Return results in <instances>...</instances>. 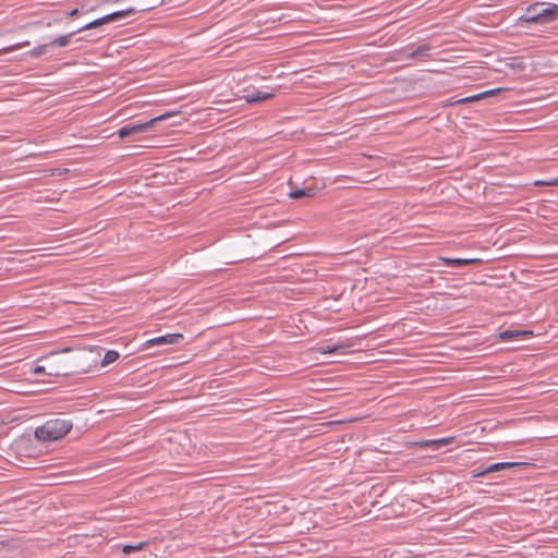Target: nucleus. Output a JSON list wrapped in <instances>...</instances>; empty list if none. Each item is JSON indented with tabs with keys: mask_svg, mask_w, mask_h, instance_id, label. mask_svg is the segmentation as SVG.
I'll return each mask as SVG.
<instances>
[{
	"mask_svg": "<svg viewBox=\"0 0 558 558\" xmlns=\"http://www.w3.org/2000/svg\"><path fill=\"white\" fill-rule=\"evenodd\" d=\"M429 51H430V46L425 44V45H421L418 46L417 48L411 50V51H408V50H404L402 53H403V57L402 59L404 60H411V59H415V58H421V57H428L429 56Z\"/></svg>",
	"mask_w": 558,
	"mask_h": 558,
	"instance_id": "nucleus-7",
	"label": "nucleus"
},
{
	"mask_svg": "<svg viewBox=\"0 0 558 558\" xmlns=\"http://www.w3.org/2000/svg\"><path fill=\"white\" fill-rule=\"evenodd\" d=\"M532 335L530 330H505L500 332L499 338L502 341L520 339L522 337Z\"/></svg>",
	"mask_w": 558,
	"mask_h": 558,
	"instance_id": "nucleus-12",
	"label": "nucleus"
},
{
	"mask_svg": "<svg viewBox=\"0 0 558 558\" xmlns=\"http://www.w3.org/2000/svg\"><path fill=\"white\" fill-rule=\"evenodd\" d=\"M33 372L35 374H45L46 373V367L43 366V365H37L34 367Z\"/></svg>",
	"mask_w": 558,
	"mask_h": 558,
	"instance_id": "nucleus-24",
	"label": "nucleus"
},
{
	"mask_svg": "<svg viewBox=\"0 0 558 558\" xmlns=\"http://www.w3.org/2000/svg\"><path fill=\"white\" fill-rule=\"evenodd\" d=\"M454 439H456L454 436H447V437L436 438V439H424V440L416 442V445L420 448L439 449L442 446L452 444L454 441Z\"/></svg>",
	"mask_w": 558,
	"mask_h": 558,
	"instance_id": "nucleus-5",
	"label": "nucleus"
},
{
	"mask_svg": "<svg viewBox=\"0 0 558 558\" xmlns=\"http://www.w3.org/2000/svg\"><path fill=\"white\" fill-rule=\"evenodd\" d=\"M440 262L448 267H461L466 266L473 263L478 262L475 258H450V257H440Z\"/></svg>",
	"mask_w": 558,
	"mask_h": 558,
	"instance_id": "nucleus-10",
	"label": "nucleus"
},
{
	"mask_svg": "<svg viewBox=\"0 0 558 558\" xmlns=\"http://www.w3.org/2000/svg\"><path fill=\"white\" fill-rule=\"evenodd\" d=\"M153 8L154 7L142 8V9H138V11H148L149 9H153ZM135 12H137V10L135 8H126L124 10H119V11H116L112 13H113L114 20L118 21V20L126 17L130 14L135 13Z\"/></svg>",
	"mask_w": 558,
	"mask_h": 558,
	"instance_id": "nucleus-14",
	"label": "nucleus"
},
{
	"mask_svg": "<svg viewBox=\"0 0 558 558\" xmlns=\"http://www.w3.org/2000/svg\"><path fill=\"white\" fill-rule=\"evenodd\" d=\"M527 20L534 21L536 24H546L558 20V4L542 3L539 13L527 16Z\"/></svg>",
	"mask_w": 558,
	"mask_h": 558,
	"instance_id": "nucleus-3",
	"label": "nucleus"
},
{
	"mask_svg": "<svg viewBox=\"0 0 558 558\" xmlns=\"http://www.w3.org/2000/svg\"><path fill=\"white\" fill-rule=\"evenodd\" d=\"M49 376H59L60 373L59 372H49L47 373Z\"/></svg>",
	"mask_w": 558,
	"mask_h": 558,
	"instance_id": "nucleus-25",
	"label": "nucleus"
},
{
	"mask_svg": "<svg viewBox=\"0 0 558 558\" xmlns=\"http://www.w3.org/2000/svg\"><path fill=\"white\" fill-rule=\"evenodd\" d=\"M541 7H542L541 2H535V3L530 4L526 8L525 12L521 16L518 17L517 25L535 23L534 21L527 20L526 17L539 13Z\"/></svg>",
	"mask_w": 558,
	"mask_h": 558,
	"instance_id": "nucleus-8",
	"label": "nucleus"
},
{
	"mask_svg": "<svg viewBox=\"0 0 558 558\" xmlns=\"http://www.w3.org/2000/svg\"><path fill=\"white\" fill-rule=\"evenodd\" d=\"M275 96L274 93L263 92V90H253L248 92L243 96L246 102H258L271 99Z\"/></svg>",
	"mask_w": 558,
	"mask_h": 558,
	"instance_id": "nucleus-9",
	"label": "nucleus"
},
{
	"mask_svg": "<svg viewBox=\"0 0 558 558\" xmlns=\"http://www.w3.org/2000/svg\"><path fill=\"white\" fill-rule=\"evenodd\" d=\"M119 352L116 351V350H109L105 353L104 357H102V361H101V366H107L113 362H116L118 359H119Z\"/></svg>",
	"mask_w": 558,
	"mask_h": 558,
	"instance_id": "nucleus-16",
	"label": "nucleus"
},
{
	"mask_svg": "<svg viewBox=\"0 0 558 558\" xmlns=\"http://www.w3.org/2000/svg\"><path fill=\"white\" fill-rule=\"evenodd\" d=\"M348 347L344 344H335L331 342L322 343L318 348V351L322 354H333L341 352L343 353Z\"/></svg>",
	"mask_w": 558,
	"mask_h": 558,
	"instance_id": "nucleus-11",
	"label": "nucleus"
},
{
	"mask_svg": "<svg viewBox=\"0 0 558 558\" xmlns=\"http://www.w3.org/2000/svg\"><path fill=\"white\" fill-rule=\"evenodd\" d=\"M72 429V422L64 418L48 420L38 426L34 435L36 439L43 442L59 440Z\"/></svg>",
	"mask_w": 558,
	"mask_h": 558,
	"instance_id": "nucleus-1",
	"label": "nucleus"
},
{
	"mask_svg": "<svg viewBox=\"0 0 558 558\" xmlns=\"http://www.w3.org/2000/svg\"><path fill=\"white\" fill-rule=\"evenodd\" d=\"M100 20H101L102 25L106 24V23L114 22L116 21L114 16H113V13H109L107 15H104V16L100 17Z\"/></svg>",
	"mask_w": 558,
	"mask_h": 558,
	"instance_id": "nucleus-22",
	"label": "nucleus"
},
{
	"mask_svg": "<svg viewBox=\"0 0 558 558\" xmlns=\"http://www.w3.org/2000/svg\"><path fill=\"white\" fill-rule=\"evenodd\" d=\"M147 542H140L137 544H125L121 546V550L125 555H130L133 551L142 550L146 547Z\"/></svg>",
	"mask_w": 558,
	"mask_h": 558,
	"instance_id": "nucleus-15",
	"label": "nucleus"
},
{
	"mask_svg": "<svg viewBox=\"0 0 558 558\" xmlns=\"http://www.w3.org/2000/svg\"><path fill=\"white\" fill-rule=\"evenodd\" d=\"M482 98L483 97L480 96V94H476V95H472V96H469L466 98H463L461 101L466 102V101L478 100V99H482Z\"/></svg>",
	"mask_w": 558,
	"mask_h": 558,
	"instance_id": "nucleus-23",
	"label": "nucleus"
},
{
	"mask_svg": "<svg viewBox=\"0 0 558 558\" xmlns=\"http://www.w3.org/2000/svg\"><path fill=\"white\" fill-rule=\"evenodd\" d=\"M534 185H536V186H542V185L556 186V185H558V177L554 178V179H551L549 181L537 180V181L534 182Z\"/></svg>",
	"mask_w": 558,
	"mask_h": 558,
	"instance_id": "nucleus-20",
	"label": "nucleus"
},
{
	"mask_svg": "<svg viewBox=\"0 0 558 558\" xmlns=\"http://www.w3.org/2000/svg\"><path fill=\"white\" fill-rule=\"evenodd\" d=\"M49 47H50L49 43L44 44V45H38V46L34 47L32 50H29L28 54L32 58H37V57L46 53Z\"/></svg>",
	"mask_w": 558,
	"mask_h": 558,
	"instance_id": "nucleus-17",
	"label": "nucleus"
},
{
	"mask_svg": "<svg viewBox=\"0 0 558 558\" xmlns=\"http://www.w3.org/2000/svg\"><path fill=\"white\" fill-rule=\"evenodd\" d=\"M501 90V88H493V89H488V90H485L483 93H480V96H482L483 98L484 97H488V96H494L496 95L497 93H499Z\"/></svg>",
	"mask_w": 558,
	"mask_h": 558,
	"instance_id": "nucleus-21",
	"label": "nucleus"
},
{
	"mask_svg": "<svg viewBox=\"0 0 558 558\" xmlns=\"http://www.w3.org/2000/svg\"><path fill=\"white\" fill-rule=\"evenodd\" d=\"M291 198L298 199L304 196H313V192L311 189H296L289 193Z\"/></svg>",
	"mask_w": 558,
	"mask_h": 558,
	"instance_id": "nucleus-18",
	"label": "nucleus"
},
{
	"mask_svg": "<svg viewBox=\"0 0 558 558\" xmlns=\"http://www.w3.org/2000/svg\"><path fill=\"white\" fill-rule=\"evenodd\" d=\"M182 339H183L182 333H167V335L147 339L144 342L143 348L148 350L154 347H167V345L175 344Z\"/></svg>",
	"mask_w": 558,
	"mask_h": 558,
	"instance_id": "nucleus-4",
	"label": "nucleus"
},
{
	"mask_svg": "<svg viewBox=\"0 0 558 558\" xmlns=\"http://www.w3.org/2000/svg\"><path fill=\"white\" fill-rule=\"evenodd\" d=\"M101 25H102L101 20H100V17H98V19L85 24L84 26L80 27L76 32L81 33L83 31L92 29V28H95V27H98Z\"/></svg>",
	"mask_w": 558,
	"mask_h": 558,
	"instance_id": "nucleus-19",
	"label": "nucleus"
},
{
	"mask_svg": "<svg viewBox=\"0 0 558 558\" xmlns=\"http://www.w3.org/2000/svg\"><path fill=\"white\" fill-rule=\"evenodd\" d=\"M76 33L77 32H71L69 34L58 36L54 39H52L49 44L50 46L65 47L71 43L73 35Z\"/></svg>",
	"mask_w": 558,
	"mask_h": 558,
	"instance_id": "nucleus-13",
	"label": "nucleus"
},
{
	"mask_svg": "<svg viewBox=\"0 0 558 558\" xmlns=\"http://www.w3.org/2000/svg\"><path fill=\"white\" fill-rule=\"evenodd\" d=\"M173 114H174V112H167V113L159 114L153 119H149L145 122L126 124L118 130V136L120 138H125L128 136L144 132L148 128L154 125L155 122L166 120V119L172 117Z\"/></svg>",
	"mask_w": 558,
	"mask_h": 558,
	"instance_id": "nucleus-2",
	"label": "nucleus"
},
{
	"mask_svg": "<svg viewBox=\"0 0 558 558\" xmlns=\"http://www.w3.org/2000/svg\"><path fill=\"white\" fill-rule=\"evenodd\" d=\"M522 463H519V462H497V463L489 464L488 466L483 469L481 472H478L476 475H485V474L493 473V472H499L502 470L519 466Z\"/></svg>",
	"mask_w": 558,
	"mask_h": 558,
	"instance_id": "nucleus-6",
	"label": "nucleus"
}]
</instances>
